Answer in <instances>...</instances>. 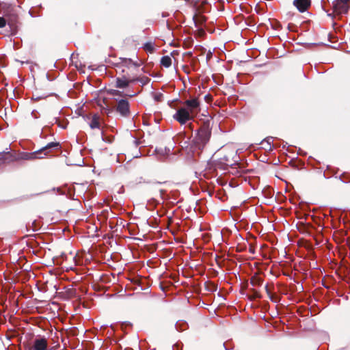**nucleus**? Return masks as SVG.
<instances>
[{
  "label": "nucleus",
  "instance_id": "nucleus-1",
  "mask_svg": "<svg viewBox=\"0 0 350 350\" xmlns=\"http://www.w3.org/2000/svg\"><path fill=\"white\" fill-rule=\"evenodd\" d=\"M234 157H236V152L233 148L223 146L214 153L212 157L213 161L208 162L204 170H207L208 173H214L217 172V168L228 170L230 167L232 170L228 172V175H235L236 174L242 175L252 172L253 170H245L238 163L235 164V167H232Z\"/></svg>",
  "mask_w": 350,
  "mask_h": 350
},
{
  "label": "nucleus",
  "instance_id": "nucleus-2",
  "mask_svg": "<svg viewBox=\"0 0 350 350\" xmlns=\"http://www.w3.org/2000/svg\"><path fill=\"white\" fill-rule=\"evenodd\" d=\"M60 147L59 142H53L47 144L40 150L32 152L16 151L3 152L0 153V167L23 160L29 161L43 159L44 157L42 156V154H44V156H47L53 148H58Z\"/></svg>",
  "mask_w": 350,
  "mask_h": 350
},
{
  "label": "nucleus",
  "instance_id": "nucleus-3",
  "mask_svg": "<svg viewBox=\"0 0 350 350\" xmlns=\"http://www.w3.org/2000/svg\"><path fill=\"white\" fill-rule=\"evenodd\" d=\"M211 135V131L209 124L204 123L199 130L196 136L192 141L191 148L193 152L196 150H202L208 142Z\"/></svg>",
  "mask_w": 350,
  "mask_h": 350
},
{
  "label": "nucleus",
  "instance_id": "nucleus-4",
  "mask_svg": "<svg viewBox=\"0 0 350 350\" xmlns=\"http://www.w3.org/2000/svg\"><path fill=\"white\" fill-rule=\"evenodd\" d=\"M211 135V131L209 124L204 123L199 130L196 136L192 141L191 148L193 152L196 150H202L208 142Z\"/></svg>",
  "mask_w": 350,
  "mask_h": 350
},
{
  "label": "nucleus",
  "instance_id": "nucleus-5",
  "mask_svg": "<svg viewBox=\"0 0 350 350\" xmlns=\"http://www.w3.org/2000/svg\"><path fill=\"white\" fill-rule=\"evenodd\" d=\"M2 10L6 24L10 27L11 34H16L18 26V15L16 8L11 5L5 4L2 7Z\"/></svg>",
  "mask_w": 350,
  "mask_h": 350
},
{
  "label": "nucleus",
  "instance_id": "nucleus-6",
  "mask_svg": "<svg viewBox=\"0 0 350 350\" xmlns=\"http://www.w3.org/2000/svg\"><path fill=\"white\" fill-rule=\"evenodd\" d=\"M195 116L185 107L178 109L173 116V118L181 125L186 124L189 120H193Z\"/></svg>",
  "mask_w": 350,
  "mask_h": 350
},
{
  "label": "nucleus",
  "instance_id": "nucleus-7",
  "mask_svg": "<svg viewBox=\"0 0 350 350\" xmlns=\"http://www.w3.org/2000/svg\"><path fill=\"white\" fill-rule=\"evenodd\" d=\"M116 111L122 117H129L131 116L129 102L126 99L118 100Z\"/></svg>",
  "mask_w": 350,
  "mask_h": 350
},
{
  "label": "nucleus",
  "instance_id": "nucleus-8",
  "mask_svg": "<svg viewBox=\"0 0 350 350\" xmlns=\"http://www.w3.org/2000/svg\"><path fill=\"white\" fill-rule=\"evenodd\" d=\"M184 105L187 107V109L195 117L200 111V103L198 98L193 97L191 99L186 100Z\"/></svg>",
  "mask_w": 350,
  "mask_h": 350
},
{
  "label": "nucleus",
  "instance_id": "nucleus-9",
  "mask_svg": "<svg viewBox=\"0 0 350 350\" xmlns=\"http://www.w3.org/2000/svg\"><path fill=\"white\" fill-rule=\"evenodd\" d=\"M350 0H336V3H334V13L337 15L346 14L349 10Z\"/></svg>",
  "mask_w": 350,
  "mask_h": 350
},
{
  "label": "nucleus",
  "instance_id": "nucleus-10",
  "mask_svg": "<svg viewBox=\"0 0 350 350\" xmlns=\"http://www.w3.org/2000/svg\"><path fill=\"white\" fill-rule=\"evenodd\" d=\"M133 83L134 80H133V77H131L129 75H122L116 79L115 87L116 88L124 89L129 87L131 83Z\"/></svg>",
  "mask_w": 350,
  "mask_h": 350
},
{
  "label": "nucleus",
  "instance_id": "nucleus-11",
  "mask_svg": "<svg viewBox=\"0 0 350 350\" xmlns=\"http://www.w3.org/2000/svg\"><path fill=\"white\" fill-rule=\"evenodd\" d=\"M310 0H294L293 5L300 12H304L310 6Z\"/></svg>",
  "mask_w": 350,
  "mask_h": 350
},
{
  "label": "nucleus",
  "instance_id": "nucleus-12",
  "mask_svg": "<svg viewBox=\"0 0 350 350\" xmlns=\"http://www.w3.org/2000/svg\"><path fill=\"white\" fill-rule=\"evenodd\" d=\"M47 347L48 342L46 338H36L32 346V350H46Z\"/></svg>",
  "mask_w": 350,
  "mask_h": 350
},
{
  "label": "nucleus",
  "instance_id": "nucleus-13",
  "mask_svg": "<svg viewBox=\"0 0 350 350\" xmlns=\"http://www.w3.org/2000/svg\"><path fill=\"white\" fill-rule=\"evenodd\" d=\"M101 124V118L100 116L95 113L91 118L90 122L89 123V126L92 129H100Z\"/></svg>",
  "mask_w": 350,
  "mask_h": 350
},
{
  "label": "nucleus",
  "instance_id": "nucleus-14",
  "mask_svg": "<svg viewBox=\"0 0 350 350\" xmlns=\"http://www.w3.org/2000/svg\"><path fill=\"white\" fill-rule=\"evenodd\" d=\"M193 19L196 27H202V26L206 21V18L200 14H196L193 16Z\"/></svg>",
  "mask_w": 350,
  "mask_h": 350
},
{
  "label": "nucleus",
  "instance_id": "nucleus-15",
  "mask_svg": "<svg viewBox=\"0 0 350 350\" xmlns=\"http://www.w3.org/2000/svg\"><path fill=\"white\" fill-rule=\"evenodd\" d=\"M121 63H120V68H122V67H126V68H129L130 66H134L135 67H138L139 65L138 64L134 62L131 59H129V58H121Z\"/></svg>",
  "mask_w": 350,
  "mask_h": 350
},
{
  "label": "nucleus",
  "instance_id": "nucleus-16",
  "mask_svg": "<svg viewBox=\"0 0 350 350\" xmlns=\"http://www.w3.org/2000/svg\"><path fill=\"white\" fill-rule=\"evenodd\" d=\"M133 80H134V83L139 82L142 86L146 85L150 81L146 76L133 77Z\"/></svg>",
  "mask_w": 350,
  "mask_h": 350
},
{
  "label": "nucleus",
  "instance_id": "nucleus-17",
  "mask_svg": "<svg viewBox=\"0 0 350 350\" xmlns=\"http://www.w3.org/2000/svg\"><path fill=\"white\" fill-rule=\"evenodd\" d=\"M161 64L165 67L169 68L172 65V59L170 56H163L161 59Z\"/></svg>",
  "mask_w": 350,
  "mask_h": 350
},
{
  "label": "nucleus",
  "instance_id": "nucleus-18",
  "mask_svg": "<svg viewBox=\"0 0 350 350\" xmlns=\"http://www.w3.org/2000/svg\"><path fill=\"white\" fill-rule=\"evenodd\" d=\"M143 48L146 51L150 53H152L154 51V44L150 42L145 43Z\"/></svg>",
  "mask_w": 350,
  "mask_h": 350
},
{
  "label": "nucleus",
  "instance_id": "nucleus-19",
  "mask_svg": "<svg viewBox=\"0 0 350 350\" xmlns=\"http://www.w3.org/2000/svg\"><path fill=\"white\" fill-rule=\"evenodd\" d=\"M187 161L189 163H196L198 164V166L196 167V169L198 170V171H196L195 173L196 174H197L198 172L199 173H202L203 172L202 170V167H200L199 166V163H198V161L196 159H193L192 157H190V158H188L187 159Z\"/></svg>",
  "mask_w": 350,
  "mask_h": 350
},
{
  "label": "nucleus",
  "instance_id": "nucleus-20",
  "mask_svg": "<svg viewBox=\"0 0 350 350\" xmlns=\"http://www.w3.org/2000/svg\"><path fill=\"white\" fill-rule=\"evenodd\" d=\"M251 283L254 286L260 285L262 283V278L258 275H254L251 278Z\"/></svg>",
  "mask_w": 350,
  "mask_h": 350
},
{
  "label": "nucleus",
  "instance_id": "nucleus-21",
  "mask_svg": "<svg viewBox=\"0 0 350 350\" xmlns=\"http://www.w3.org/2000/svg\"><path fill=\"white\" fill-rule=\"evenodd\" d=\"M108 94H109L110 95H112V96H121L122 93L120 91L118 90H108Z\"/></svg>",
  "mask_w": 350,
  "mask_h": 350
},
{
  "label": "nucleus",
  "instance_id": "nucleus-22",
  "mask_svg": "<svg viewBox=\"0 0 350 350\" xmlns=\"http://www.w3.org/2000/svg\"><path fill=\"white\" fill-rule=\"evenodd\" d=\"M198 29L197 30V35L200 37L203 36L205 34V31L202 27H197Z\"/></svg>",
  "mask_w": 350,
  "mask_h": 350
},
{
  "label": "nucleus",
  "instance_id": "nucleus-23",
  "mask_svg": "<svg viewBox=\"0 0 350 350\" xmlns=\"http://www.w3.org/2000/svg\"><path fill=\"white\" fill-rule=\"evenodd\" d=\"M6 25V21L4 18V16H0V28H3Z\"/></svg>",
  "mask_w": 350,
  "mask_h": 350
},
{
  "label": "nucleus",
  "instance_id": "nucleus-24",
  "mask_svg": "<svg viewBox=\"0 0 350 350\" xmlns=\"http://www.w3.org/2000/svg\"><path fill=\"white\" fill-rule=\"evenodd\" d=\"M163 96V94H161V93H159V94H157L154 96V99H155L157 101H161V100H162Z\"/></svg>",
  "mask_w": 350,
  "mask_h": 350
},
{
  "label": "nucleus",
  "instance_id": "nucleus-25",
  "mask_svg": "<svg viewBox=\"0 0 350 350\" xmlns=\"http://www.w3.org/2000/svg\"><path fill=\"white\" fill-rule=\"evenodd\" d=\"M141 91L139 90L136 93H134V94H126V96H129V97H133L135 96H137Z\"/></svg>",
  "mask_w": 350,
  "mask_h": 350
},
{
  "label": "nucleus",
  "instance_id": "nucleus-26",
  "mask_svg": "<svg viewBox=\"0 0 350 350\" xmlns=\"http://www.w3.org/2000/svg\"><path fill=\"white\" fill-rule=\"evenodd\" d=\"M217 182L220 184V185H223V183L221 182V178H217Z\"/></svg>",
  "mask_w": 350,
  "mask_h": 350
},
{
  "label": "nucleus",
  "instance_id": "nucleus-27",
  "mask_svg": "<svg viewBox=\"0 0 350 350\" xmlns=\"http://www.w3.org/2000/svg\"><path fill=\"white\" fill-rule=\"evenodd\" d=\"M124 72H125V70H124V68H122V72L124 73Z\"/></svg>",
  "mask_w": 350,
  "mask_h": 350
}]
</instances>
